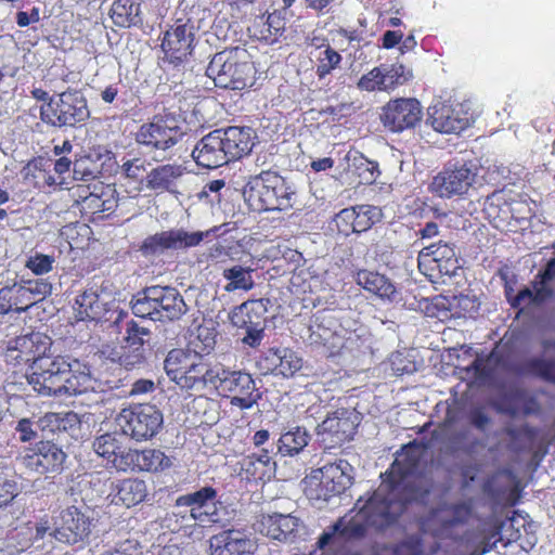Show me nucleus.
Wrapping results in <instances>:
<instances>
[{
	"label": "nucleus",
	"instance_id": "nucleus-17",
	"mask_svg": "<svg viewBox=\"0 0 555 555\" xmlns=\"http://www.w3.org/2000/svg\"><path fill=\"white\" fill-rule=\"evenodd\" d=\"M90 534L89 518L76 506H68L53 517L51 537L57 542L75 545Z\"/></svg>",
	"mask_w": 555,
	"mask_h": 555
},
{
	"label": "nucleus",
	"instance_id": "nucleus-3",
	"mask_svg": "<svg viewBox=\"0 0 555 555\" xmlns=\"http://www.w3.org/2000/svg\"><path fill=\"white\" fill-rule=\"evenodd\" d=\"M244 199L255 212L286 210L293 207L295 193L275 171L263 170L251 176L243 189Z\"/></svg>",
	"mask_w": 555,
	"mask_h": 555
},
{
	"label": "nucleus",
	"instance_id": "nucleus-4",
	"mask_svg": "<svg viewBox=\"0 0 555 555\" xmlns=\"http://www.w3.org/2000/svg\"><path fill=\"white\" fill-rule=\"evenodd\" d=\"M245 49L234 48L216 53L210 60L206 75L218 88L243 90L251 87L256 79V68Z\"/></svg>",
	"mask_w": 555,
	"mask_h": 555
},
{
	"label": "nucleus",
	"instance_id": "nucleus-30",
	"mask_svg": "<svg viewBox=\"0 0 555 555\" xmlns=\"http://www.w3.org/2000/svg\"><path fill=\"white\" fill-rule=\"evenodd\" d=\"M286 18L283 12L274 10L267 16H257L248 27L250 37L258 41L273 44L284 35Z\"/></svg>",
	"mask_w": 555,
	"mask_h": 555
},
{
	"label": "nucleus",
	"instance_id": "nucleus-6",
	"mask_svg": "<svg viewBox=\"0 0 555 555\" xmlns=\"http://www.w3.org/2000/svg\"><path fill=\"white\" fill-rule=\"evenodd\" d=\"M475 515L473 500L444 503L433 511L428 521L433 537L439 541L462 539L470 519Z\"/></svg>",
	"mask_w": 555,
	"mask_h": 555
},
{
	"label": "nucleus",
	"instance_id": "nucleus-39",
	"mask_svg": "<svg viewBox=\"0 0 555 555\" xmlns=\"http://www.w3.org/2000/svg\"><path fill=\"white\" fill-rule=\"evenodd\" d=\"M261 532L267 537L285 541L292 533L297 530V518L292 515L273 514L263 518Z\"/></svg>",
	"mask_w": 555,
	"mask_h": 555
},
{
	"label": "nucleus",
	"instance_id": "nucleus-5",
	"mask_svg": "<svg viewBox=\"0 0 555 555\" xmlns=\"http://www.w3.org/2000/svg\"><path fill=\"white\" fill-rule=\"evenodd\" d=\"M90 116L86 98L77 90H67L50 96L40 108L41 120L50 126L76 127Z\"/></svg>",
	"mask_w": 555,
	"mask_h": 555
},
{
	"label": "nucleus",
	"instance_id": "nucleus-16",
	"mask_svg": "<svg viewBox=\"0 0 555 555\" xmlns=\"http://www.w3.org/2000/svg\"><path fill=\"white\" fill-rule=\"evenodd\" d=\"M194 42V23L179 18L164 33L160 48L169 63L179 65L192 54Z\"/></svg>",
	"mask_w": 555,
	"mask_h": 555
},
{
	"label": "nucleus",
	"instance_id": "nucleus-41",
	"mask_svg": "<svg viewBox=\"0 0 555 555\" xmlns=\"http://www.w3.org/2000/svg\"><path fill=\"white\" fill-rule=\"evenodd\" d=\"M39 427L50 433L68 431L78 428L80 418L77 413L68 412H49L39 418Z\"/></svg>",
	"mask_w": 555,
	"mask_h": 555
},
{
	"label": "nucleus",
	"instance_id": "nucleus-32",
	"mask_svg": "<svg viewBox=\"0 0 555 555\" xmlns=\"http://www.w3.org/2000/svg\"><path fill=\"white\" fill-rule=\"evenodd\" d=\"M356 283L364 291L380 299L393 300L397 294L395 285L384 274L376 271L360 269L354 274Z\"/></svg>",
	"mask_w": 555,
	"mask_h": 555
},
{
	"label": "nucleus",
	"instance_id": "nucleus-22",
	"mask_svg": "<svg viewBox=\"0 0 555 555\" xmlns=\"http://www.w3.org/2000/svg\"><path fill=\"white\" fill-rule=\"evenodd\" d=\"M192 157L197 166L205 169H215L229 164L220 131L216 129L204 135L192 151Z\"/></svg>",
	"mask_w": 555,
	"mask_h": 555
},
{
	"label": "nucleus",
	"instance_id": "nucleus-15",
	"mask_svg": "<svg viewBox=\"0 0 555 555\" xmlns=\"http://www.w3.org/2000/svg\"><path fill=\"white\" fill-rule=\"evenodd\" d=\"M380 121L391 132L414 129L423 118V108L414 98L390 100L382 107Z\"/></svg>",
	"mask_w": 555,
	"mask_h": 555
},
{
	"label": "nucleus",
	"instance_id": "nucleus-46",
	"mask_svg": "<svg viewBox=\"0 0 555 555\" xmlns=\"http://www.w3.org/2000/svg\"><path fill=\"white\" fill-rule=\"evenodd\" d=\"M152 297V286L138 293L131 301L132 313L142 319L150 318L157 321L156 317L158 312L156 310L155 300L153 301Z\"/></svg>",
	"mask_w": 555,
	"mask_h": 555
},
{
	"label": "nucleus",
	"instance_id": "nucleus-19",
	"mask_svg": "<svg viewBox=\"0 0 555 555\" xmlns=\"http://www.w3.org/2000/svg\"><path fill=\"white\" fill-rule=\"evenodd\" d=\"M65 459V452L50 440H41L26 448L22 456L27 468L42 475L61 470Z\"/></svg>",
	"mask_w": 555,
	"mask_h": 555
},
{
	"label": "nucleus",
	"instance_id": "nucleus-42",
	"mask_svg": "<svg viewBox=\"0 0 555 555\" xmlns=\"http://www.w3.org/2000/svg\"><path fill=\"white\" fill-rule=\"evenodd\" d=\"M253 271L251 268L242 267L240 264L224 269L222 276L228 281L224 285V291L232 293L235 291L248 292L253 289L255 286V281L251 275Z\"/></svg>",
	"mask_w": 555,
	"mask_h": 555
},
{
	"label": "nucleus",
	"instance_id": "nucleus-56",
	"mask_svg": "<svg viewBox=\"0 0 555 555\" xmlns=\"http://www.w3.org/2000/svg\"><path fill=\"white\" fill-rule=\"evenodd\" d=\"M278 347L269 348L261 352L256 361V366L261 375H275L278 376Z\"/></svg>",
	"mask_w": 555,
	"mask_h": 555
},
{
	"label": "nucleus",
	"instance_id": "nucleus-14",
	"mask_svg": "<svg viewBox=\"0 0 555 555\" xmlns=\"http://www.w3.org/2000/svg\"><path fill=\"white\" fill-rule=\"evenodd\" d=\"M51 345L52 339L39 332L17 336L8 343L4 352L5 362L12 365H35L47 356Z\"/></svg>",
	"mask_w": 555,
	"mask_h": 555
},
{
	"label": "nucleus",
	"instance_id": "nucleus-47",
	"mask_svg": "<svg viewBox=\"0 0 555 555\" xmlns=\"http://www.w3.org/2000/svg\"><path fill=\"white\" fill-rule=\"evenodd\" d=\"M278 376L293 377L302 367V359L293 349L278 347Z\"/></svg>",
	"mask_w": 555,
	"mask_h": 555
},
{
	"label": "nucleus",
	"instance_id": "nucleus-55",
	"mask_svg": "<svg viewBox=\"0 0 555 555\" xmlns=\"http://www.w3.org/2000/svg\"><path fill=\"white\" fill-rule=\"evenodd\" d=\"M149 335L150 331L147 328L139 326V324L134 321H130L127 323L126 336L124 338L122 346L128 349H144V337Z\"/></svg>",
	"mask_w": 555,
	"mask_h": 555
},
{
	"label": "nucleus",
	"instance_id": "nucleus-50",
	"mask_svg": "<svg viewBox=\"0 0 555 555\" xmlns=\"http://www.w3.org/2000/svg\"><path fill=\"white\" fill-rule=\"evenodd\" d=\"M354 225L352 233H361L370 230L375 222L379 219V210L372 205H358L354 206Z\"/></svg>",
	"mask_w": 555,
	"mask_h": 555
},
{
	"label": "nucleus",
	"instance_id": "nucleus-53",
	"mask_svg": "<svg viewBox=\"0 0 555 555\" xmlns=\"http://www.w3.org/2000/svg\"><path fill=\"white\" fill-rule=\"evenodd\" d=\"M527 369L533 375L555 385V359L533 358L528 361Z\"/></svg>",
	"mask_w": 555,
	"mask_h": 555
},
{
	"label": "nucleus",
	"instance_id": "nucleus-35",
	"mask_svg": "<svg viewBox=\"0 0 555 555\" xmlns=\"http://www.w3.org/2000/svg\"><path fill=\"white\" fill-rule=\"evenodd\" d=\"M309 343L317 348H321L326 357H336L341 353L345 347V338L322 324L314 323L310 325Z\"/></svg>",
	"mask_w": 555,
	"mask_h": 555
},
{
	"label": "nucleus",
	"instance_id": "nucleus-11",
	"mask_svg": "<svg viewBox=\"0 0 555 555\" xmlns=\"http://www.w3.org/2000/svg\"><path fill=\"white\" fill-rule=\"evenodd\" d=\"M218 377L211 388L216 389L219 395L229 398L233 406L247 410L253 408L260 399L250 374L218 366Z\"/></svg>",
	"mask_w": 555,
	"mask_h": 555
},
{
	"label": "nucleus",
	"instance_id": "nucleus-18",
	"mask_svg": "<svg viewBox=\"0 0 555 555\" xmlns=\"http://www.w3.org/2000/svg\"><path fill=\"white\" fill-rule=\"evenodd\" d=\"M204 240L203 232L189 233L183 229L162 231L145 237L139 250L145 257L160 255L168 249H185L195 247Z\"/></svg>",
	"mask_w": 555,
	"mask_h": 555
},
{
	"label": "nucleus",
	"instance_id": "nucleus-40",
	"mask_svg": "<svg viewBox=\"0 0 555 555\" xmlns=\"http://www.w3.org/2000/svg\"><path fill=\"white\" fill-rule=\"evenodd\" d=\"M310 435L304 427H294L281 435L278 440V452L282 456L299 454L309 443Z\"/></svg>",
	"mask_w": 555,
	"mask_h": 555
},
{
	"label": "nucleus",
	"instance_id": "nucleus-63",
	"mask_svg": "<svg viewBox=\"0 0 555 555\" xmlns=\"http://www.w3.org/2000/svg\"><path fill=\"white\" fill-rule=\"evenodd\" d=\"M271 463L269 451L262 449L259 454H253L244 460L242 467L244 472H250L256 465H260L262 468H268Z\"/></svg>",
	"mask_w": 555,
	"mask_h": 555
},
{
	"label": "nucleus",
	"instance_id": "nucleus-52",
	"mask_svg": "<svg viewBox=\"0 0 555 555\" xmlns=\"http://www.w3.org/2000/svg\"><path fill=\"white\" fill-rule=\"evenodd\" d=\"M382 68L384 80H382L380 83L382 87H384V90L393 89L409 80V76L405 74V67L402 64H383Z\"/></svg>",
	"mask_w": 555,
	"mask_h": 555
},
{
	"label": "nucleus",
	"instance_id": "nucleus-58",
	"mask_svg": "<svg viewBox=\"0 0 555 555\" xmlns=\"http://www.w3.org/2000/svg\"><path fill=\"white\" fill-rule=\"evenodd\" d=\"M356 218L354 206L341 209L334 218L338 232L345 236L350 235L352 233Z\"/></svg>",
	"mask_w": 555,
	"mask_h": 555
},
{
	"label": "nucleus",
	"instance_id": "nucleus-28",
	"mask_svg": "<svg viewBox=\"0 0 555 555\" xmlns=\"http://www.w3.org/2000/svg\"><path fill=\"white\" fill-rule=\"evenodd\" d=\"M152 296L158 312L157 321H176L188 311L182 295L175 287L154 285Z\"/></svg>",
	"mask_w": 555,
	"mask_h": 555
},
{
	"label": "nucleus",
	"instance_id": "nucleus-24",
	"mask_svg": "<svg viewBox=\"0 0 555 555\" xmlns=\"http://www.w3.org/2000/svg\"><path fill=\"white\" fill-rule=\"evenodd\" d=\"M147 496L149 488L143 479L127 477L111 483L107 498L116 506L130 508L144 502Z\"/></svg>",
	"mask_w": 555,
	"mask_h": 555
},
{
	"label": "nucleus",
	"instance_id": "nucleus-29",
	"mask_svg": "<svg viewBox=\"0 0 555 555\" xmlns=\"http://www.w3.org/2000/svg\"><path fill=\"white\" fill-rule=\"evenodd\" d=\"M22 173L26 184L42 191L55 190L65 181V179L57 180L52 172V159L43 156H36L28 160Z\"/></svg>",
	"mask_w": 555,
	"mask_h": 555
},
{
	"label": "nucleus",
	"instance_id": "nucleus-51",
	"mask_svg": "<svg viewBox=\"0 0 555 555\" xmlns=\"http://www.w3.org/2000/svg\"><path fill=\"white\" fill-rule=\"evenodd\" d=\"M353 166L356 172L360 179L359 183L370 185L375 183L377 178L380 175L378 163L374 160H370L363 155L359 157H354Z\"/></svg>",
	"mask_w": 555,
	"mask_h": 555
},
{
	"label": "nucleus",
	"instance_id": "nucleus-60",
	"mask_svg": "<svg viewBox=\"0 0 555 555\" xmlns=\"http://www.w3.org/2000/svg\"><path fill=\"white\" fill-rule=\"evenodd\" d=\"M20 489L15 480L0 475V508L9 505L17 495Z\"/></svg>",
	"mask_w": 555,
	"mask_h": 555
},
{
	"label": "nucleus",
	"instance_id": "nucleus-36",
	"mask_svg": "<svg viewBox=\"0 0 555 555\" xmlns=\"http://www.w3.org/2000/svg\"><path fill=\"white\" fill-rule=\"evenodd\" d=\"M502 434L507 438L506 450L514 454H521L533 449L539 429L529 424H522L520 426L505 427Z\"/></svg>",
	"mask_w": 555,
	"mask_h": 555
},
{
	"label": "nucleus",
	"instance_id": "nucleus-57",
	"mask_svg": "<svg viewBox=\"0 0 555 555\" xmlns=\"http://www.w3.org/2000/svg\"><path fill=\"white\" fill-rule=\"evenodd\" d=\"M54 261L55 259L53 256L36 253L27 259L25 267L34 274L42 275L53 269Z\"/></svg>",
	"mask_w": 555,
	"mask_h": 555
},
{
	"label": "nucleus",
	"instance_id": "nucleus-8",
	"mask_svg": "<svg viewBox=\"0 0 555 555\" xmlns=\"http://www.w3.org/2000/svg\"><path fill=\"white\" fill-rule=\"evenodd\" d=\"M477 169L470 160L449 162L433 177L428 191L442 199L467 195L475 183Z\"/></svg>",
	"mask_w": 555,
	"mask_h": 555
},
{
	"label": "nucleus",
	"instance_id": "nucleus-62",
	"mask_svg": "<svg viewBox=\"0 0 555 555\" xmlns=\"http://www.w3.org/2000/svg\"><path fill=\"white\" fill-rule=\"evenodd\" d=\"M392 555H423L421 540L410 539L396 544L392 548Z\"/></svg>",
	"mask_w": 555,
	"mask_h": 555
},
{
	"label": "nucleus",
	"instance_id": "nucleus-43",
	"mask_svg": "<svg viewBox=\"0 0 555 555\" xmlns=\"http://www.w3.org/2000/svg\"><path fill=\"white\" fill-rule=\"evenodd\" d=\"M315 57V75L318 78L324 79L331 75L333 70L340 66L341 55L333 49L328 43L318 46Z\"/></svg>",
	"mask_w": 555,
	"mask_h": 555
},
{
	"label": "nucleus",
	"instance_id": "nucleus-2",
	"mask_svg": "<svg viewBox=\"0 0 555 555\" xmlns=\"http://www.w3.org/2000/svg\"><path fill=\"white\" fill-rule=\"evenodd\" d=\"M164 370L170 382L188 393L205 391L219 378L218 365L191 349H171L164 360Z\"/></svg>",
	"mask_w": 555,
	"mask_h": 555
},
{
	"label": "nucleus",
	"instance_id": "nucleus-21",
	"mask_svg": "<svg viewBox=\"0 0 555 555\" xmlns=\"http://www.w3.org/2000/svg\"><path fill=\"white\" fill-rule=\"evenodd\" d=\"M115 190L111 186H94L92 192L80 194L77 199L79 210L89 221L96 222L108 217L117 207Z\"/></svg>",
	"mask_w": 555,
	"mask_h": 555
},
{
	"label": "nucleus",
	"instance_id": "nucleus-10",
	"mask_svg": "<svg viewBox=\"0 0 555 555\" xmlns=\"http://www.w3.org/2000/svg\"><path fill=\"white\" fill-rule=\"evenodd\" d=\"M70 367L69 357L44 356L37 364L31 365L27 380L41 396H61L65 376L70 372Z\"/></svg>",
	"mask_w": 555,
	"mask_h": 555
},
{
	"label": "nucleus",
	"instance_id": "nucleus-26",
	"mask_svg": "<svg viewBox=\"0 0 555 555\" xmlns=\"http://www.w3.org/2000/svg\"><path fill=\"white\" fill-rule=\"evenodd\" d=\"M257 546L244 531L224 530L210 540L211 555H254Z\"/></svg>",
	"mask_w": 555,
	"mask_h": 555
},
{
	"label": "nucleus",
	"instance_id": "nucleus-1",
	"mask_svg": "<svg viewBox=\"0 0 555 555\" xmlns=\"http://www.w3.org/2000/svg\"><path fill=\"white\" fill-rule=\"evenodd\" d=\"M428 443L413 440L395 453L389 468L380 475L379 487L363 501L359 498L348 520L339 518L324 531L317 544L324 548L335 534L346 540L365 537L369 528L383 530L393 525L413 502L425 503L435 490V481L421 470Z\"/></svg>",
	"mask_w": 555,
	"mask_h": 555
},
{
	"label": "nucleus",
	"instance_id": "nucleus-54",
	"mask_svg": "<svg viewBox=\"0 0 555 555\" xmlns=\"http://www.w3.org/2000/svg\"><path fill=\"white\" fill-rule=\"evenodd\" d=\"M190 345L193 347V350H191L193 353L204 357V354H208L215 348L216 333L208 327L199 326L196 331V336L190 341Z\"/></svg>",
	"mask_w": 555,
	"mask_h": 555
},
{
	"label": "nucleus",
	"instance_id": "nucleus-44",
	"mask_svg": "<svg viewBox=\"0 0 555 555\" xmlns=\"http://www.w3.org/2000/svg\"><path fill=\"white\" fill-rule=\"evenodd\" d=\"M321 427L324 433H328L341 442L351 440L356 433V427L350 418L347 416H339L337 412L332 416L326 417L322 422Z\"/></svg>",
	"mask_w": 555,
	"mask_h": 555
},
{
	"label": "nucleus",
	"instance_id": "nucleus-48",
	"mask_svg": "<svg viewBox=\"0 0 555 555\" xmlns=\"http://www.w3.org/2000/svg\"><path fill=\"white\" fill-rule=\"evenodd\" d=\"M142 473H159L171 466L170 459L159 449H142Z\"/></svg>",
	"mask_w": 555,
	"mask_h": 555
},
{
	"label": "nucleus",
	"instance_id": "nucleus-25",
	"mask_svg": "<svg viewBox=\"0 0 555 555\" xmlns=\"http://www.w3.org/2000/svg\"><path fill=\"white\" fill-rule=\"evenodd\" d=\"M428 121L440 133H459L469 126V119L461 107L439 102L429 107Z\"/></svg>",
	"mask_w": 555,
	"mask_h": 555
},
{
	"label": "nucleus",
	"instance_id": "nucleus-33",
	"mask_svg": "<svg viewBox=\"0 0 555 555\" xmlns=\"http://www.w3.org/2000/svg\"><path fill=\"white\" fill-rule=\"evenodd\" d=\"M73 309L77 321H100L106 312L105 304L93 288H87L78 294Z\"/></svg>",
	"mask_w": 555,
	"mask_h": 555
},
{
	"label": "nucleus",
	"instance_id": "nucleus-59",
	"mask_svg": "<svg viewBox=\"0 0 555 555\" xmlns=\"http://www.w3.org/2000/svg\"><path fill=\"white\" fill-rule=\"evenodd\" d=\"M383 78V68L382 65L374 67L367 74L363 75L358 82V87L361 90L365 91H374V90H384L382 87Z\"/></svg>",
	"mask_w": 555,
	"mask_h": 555
},
{
	"label": "nucleus",
	"instance_id": "nucleus-13",
	"mask_svg": "<svg viewBox=\"0 0 555 555\" xmlns=\"http://www.w3.org/2000/svg\"><path fill=\"white\" fill-rule=\"evenodd\" d=\"M481 490L493 507H512L519 503L522 486L514 470L504 467L487 477Z\"/></svg>",
	"mask_w": 555,
	"mask_h": 555
},
{
	"label": "nucleus",
	"instance_id": "nucleus-61",
	"mask_svg": "<svg viewBox=\"0 0 555 555\" xmlns=\"http://www.w3.org/2000/svg\"><path fill=\"white\" fill-rule=\"evenodd\" d=\"M145 361L144 349H132L125 348L121 345V351L119 353V363L127 370H131L137 365L142 364Z\"/></svg>",
	"mask_w": 555,
	"mask_h": 555
},
{
	"label": "nucleus",
	"instance_id": "nucleus-9",
	"mask_svg": "<svg viewBox=\"0 0 555 555\" xmlns=\"http://www.w3.org/2000/svg\"><path fill=\"white\" fill-rule=\"evenodd\" d=\"M183 135L180 120L173 114L166 113L154 115L142 124L135 133V141L151 151H167L181 141Z\"/></svg>",
	"mask_w": 555,
	"mask_h": 555
},
{
	"label": "nucleus",
	"instance_id": "nucleus-27",
	"mask_svg": "<svg viewBox=\"0 0 555 555\" xmlns=\"http://www.w3.org/2000/svg\"><path fill=\"white\" fill-rule=\"evenodd\" d=\"M344 463V461L327 463L319 469L321 476L315 489V499L327 501L344 493L349 487L350 477L343 468Z\"/></svg>",
	"mask_w": 555,
	"mask_h": 555
},
{
	"label": "nucleus",
	"instance_id": "nucleus-34",
	"mask_svg": "<svg viewBox=\"0 0 555 555\" xmlns=\"http://www.w3.org/2000/svg\"><path fill=\"white\" fill-rule=\"evenodd\" d=\"M185 168L179 164H165L153 168L146 178L147 188L154 191L173 192L177 181L184 175Z\"/></svg>",
	"mask_w": 555,
	"mask_h": 555
},
{
	"label": "nucleus",
	"instance_id": "nucleus-37",
	"mask_svg": "<svg viewBox=\"0 0 555 555\" xmlns=\"http://www.w3.org/2000/svg\"><path fill=\"white\" fill-rule=\"evenodd\" d=\"M113 23L121 28L138 27L143 24L141 4L134 0H115L109 9Z\"/></svg>",
	"mask_w": 555,
	"mask_h": 555
},
{
	"label": "nucleus",
	"instance_id": "nucleus-20",
	"mask_svg": "<svg viewBox=\"0 0 555 555\" xmlns=\"http://www.w3.org/2000/svg\"><path fill=\"white\" fill-rule=\"evenodd\" d=\"M217 498V490L211 486H206L178 496L176 506L190 507V515L196 521L216 524L220 520Z\"/></svg>",
	"mask_w": 555,
	"mask_h": 555
},
{
	"label": "nucleus",
	"instance_id": "nucleus-23",
	"mask_svg": "<svg viewBox=\"0 0 555 555\" xmlns=\"http://www.w3.org/2000/svg\"><path fill=\"white\" fill-rule=\"evenodd\" d=\"M218 131L230 163L249 155L255 146L257 135L251 127L229 126Z\"/></svg>",
	"mask_w": 555,
	"mask_h": 555
},
{
	"label": "nucleus",
	"instance_id": "nucleus-64",
	"mask_svg": "<svg viewBox=\"0 0 555 555\" xmlns=\"http://www.w3.org/2000/svg\"><path fill=\"white\" fill-rule=\"evenodd\" d=\"M116 555H142V545L135 539L119 542L115 548Z\"/></svg>",
	"mask_w": 555,
	"mask_h": 555
},
{
	"label": "nucleus",
	"instance_id": "nucleus-49",
	"mask_svg": "<svg viewBox=\"0 0 555 555\" xmlns=\"http://www.w3.org/2000/svg\"><path fill=\"white\" fill-rule=\"evenodd\" d=\"M142 450L127 448L119 452V456L112 461L113 467L124 473H142Z\"/></svg>",
	"mask_w": 555,
	"mask_h": 555
},
{
	"label": "nucleus",
	"instance_id": "nucleus-31",
	"mask_svg": "<svg viewBox=\"0 0 555 555\" xmlns=\"http://www.w3.org/2000/svg\"><path fill=\"white\" fill-rule=\"evenodd\" d=\"M267 306L263 299H249L230 312L231 324L235 327L264 325Z\"/></svg>",
	"mask_w": 555,
	"mask_h": 555
},
{
	"label": "nucleus",
	"instance_id": "nucleus-12",
	"mask_svg": "<svg viewBox=\"0 0 555 555\" xmlns=\"http://www.w3.org/2000/svg\"><path fill=\"white\" fill-rule=\"evenodd\" d=\"M417 266L421 273L431 282H437L442 276H453L461 269L454 245L442 241L421 249Z\"/></svg>",
	"mask_w": 555,
	"mask_h": 555
},
{
	"label": "nucleus",
	"instance_id": "nucleus-7",
	"mask_svg": "<svg viewBox=\"0 0 555 555\" xmlns=\"http://www.w3.org/2000/svg\"><path fill=\"white\" fill-rule=\"evenodd\" d=\"M116 423L125 436L137 442L153 439L163 428L162 411L151 403H137L124 408L116 417Z\"/></svg>",
	"mask_w": 555,
	"mask_h": 555
},
{
	"label": "nucleus",
	"instance_id": "nucleus-45",
	"mask_svg": "<svg viewBox=\"0 0 555 555\" xmlns=\"http://www.w3.org/2000/svg\"><path fill=\"white\" fill-rule=\"evenodd\" d=\"M93 450L98 455L106 459L108 462L115 461L122 451L121 442L115 433H106L96 437L92 443Z\"/></svg>",
	"mask_w": 555,
	"mask_h": 555
},
{
	"label": "nucleus",
	"instance_id": "nucleus-38",
	"mask_svg": "<svg viewBox=\"0 0 555 555\" xmlns=\"http://www.w3.org/2000/svg\"><path fill=\"white\" fill-rule=\"evenodd\" d=\"M70 372L65 376L62 395L77 396L88 391L91 387L89 367L77 359L69 358Z\"/></svg>",
	"mask_w": 555,
	"mask_h": 555
}]
</instances>
